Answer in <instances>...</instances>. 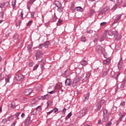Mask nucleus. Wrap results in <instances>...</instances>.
Instances as JSON below:
<instances>
[{"label": "nucleus", "instance_id": "obj_17", "mask_svg": "<svg viewBox=\"0 0 126 126\" xmlns=\"http://www.w3.org/2000/svg\"><path fill=\"white\" fill-rule=\"evenodd\" d=\"M54 4H55L56 6H57V7H61V6H62V4L59 1H55L54 2Z\"/></svg>", "mask_w": 126, "mask_h": 126}, {"label": "nucleus", "instance_id": "obj_27", "mask_svg": "<svg viewBox=\"0 0 126 126\" xmlns=\"http://www.w3.org/2000/svg\"><path fill=\"white\" fill-rule=\"evenodd\" d=\"M22 21L19 20L18 22L16 23V27H18V26H20V24H21Z\"/></svg>", "mask_w": 126, "mask_h": 126}, {"label": "nucleus", "instance_id": "obj_55", "mask_svg": "<svg viewBox=\"0 0 126 126\" xmlns=\"http://www.w3.org/2000/svg\"><path fill=\"white\" fill-rule=\"evenodd\" d=\"M90 13L91 14H94V13H95V11H94V10H91Z\"/></svg>", "mask_w": 126, "mask_h": 126}, {"label": "nucleus", "instance_id": "obj_19", "mask_svg": "<svg viewBox=\"0 0 126 126\" xmlns=\"http://www.w3.org/2000/svg\"><path fill=\"white\" fill-rule=\"evenodd\" d=\"M76 10L77 11H79L80 12H82L83 11V8L81 7H76Z\"/></svg>", "mask_w": 126, "mask_h": 126}, {"label": "nucleus", "instance_id": "obj_7", "mask_svg": "<svg viewBox=\"0 0 126 126\" xmlns=\"http://www.w3.org/2000/svg\"><path fill=\"white\" fill-rule=\"evenodd\" d=\"M32 122V121H31V117L28 116L25 121V124L28 126V125H30Z\"/></svg>", "mask_w": 126, "mask_h": 126}, {"label": "nucleus", "instance_id": "obj_21", "mask_svg": "<svg viewBox=\"0 0 126 126\" xmlns=\"http://www.w3.org/2000/svg\"><path fill=\"white\" fill-rule=\"evenodd\" d=\"M43 44L44 47H45V48H48V46H49V45H50V42L46 41Z\"/></svg>", "mask_w": 126, "mask_h": 126}, {"label": "nucleus", "instance_id": "obj_10", "mask_svg": "<svg viewBox=\"0 0 126 126\" xmlns=\"http://www.w3.org/2000/svg\"><path fill=\"white\" fill-rule=\"evenodd\" d=\"M32 93V89H28L25 90L24 94L25 95H30Z\"/></svg>", "mask_w": 126, "mask_h": 126}, {"label": "nucleus", "instance_id": "obj_39", "mask_svg": "<svg viewBox=\"0 0 126 126\" xmlns=\"http://www.w3.org/2000/svg\"><path fill=\"white\" fill-rule=\"evenodd\" d=\"M35 15V12H32L31 13V18H34V15Z\"/></svg>", "mask_w": 126, "mask_h": 126}, {"label": "nucleus", "instance_id": "obj_34", "mask_svg": "<svg viewBox=\"0 0 126 126\" xmlns=\"http://www.w3.org/2000/svg\"><path fill=\"white\" fill-rule=\"evenodd\" d=\"M36 90H37V91H41V90H42V86H39L37 87Z\"/></svg>", "mask_w": 126, "mask_h": 126}, {"label": "nucleus", "instance_id": "obj_2", "mask_svg": "<svg viewBox=\"0 0 126 126\" xmlns=\"http://www.w3.org/2000/svg\"><path fill=\"white\" fill-rule=\"evenodd\" d=\"M95 50L97 53H101V54H103L104 52H105V49L100 45L96 46Z\"/></svg>", "mask_w": 126, "mask_h": 126}, {"label": "nucleus", "instance_id": "obj_44", "mask_svg": "<svg viewBox=\"0 0 126 126\" xmlns=\"http://www.w3.org/2000/svg\"><path fill=\"white\" fill-rule=\"evenodd\" d=\"M33 63H33V62H30V63H29V66H30V67L33 66V65H34Z\"/></svg>", "mask_w": 126, "mask_h": 126}, {"label": "nucleus", "instance_id": "obj_23", "mask_svg": "<svg viewBox=\"0 0 126 126\" xmlns=\"http://www.w3.org/2000/svg\"><path fill=\"white\" fill-rule=\"evenodd\" d=\"M15 5H16V0H14L12 2V6H13V7H15Z\"/></svg>", "mask_w": 126, "mask_h": 126}, {"label": "nucleus", "instance_id": "obj_30", "mask_svg": "<svg viewBox=\"0 0 126 126\" xmlns=\"http://www.w3.org/2000/svg\"><path fill=\"white\" fill-rule=\"evenodd\" d=\"M32 22H33L32 21H30L27 24V26H30L32 25Z\"/></svg>", "mask_w": 126, "mask_h": 126}, {"label": "nucleus", "instance_id": "obj_25", "mask_svg": "<svg viewBox=\"0 0 126 126\" xmlns=\"http://www.w3.org/2000/svg\"><path fill=\"white\" fill-rule=\"evenodd\" d=\"M39 67V64H36L35 65L33 66V70H37V68Z\"/></svg>", "mask_w": 126, "mask_h": 126}, {"label": "nucleus", "instance_id": "obj_61", "mask_svg": "<svg viewBox=\"0 0 126 126\" xmlns=\"http://www.w3.org/2000/svg\"><path fill=\"white\" fill-rule=\"evenodd\" d=\"M104 39H105V37H101L100 38V41L102 42L103 41V40H104Z\"/></svg>", "mask_w": 126, "mask_h": 126}, {"label": "nucleus", "instance_id": "obj_48", "mask_svg": "<svg viewBox=\"0 0 126 126\" xmlns=\"http://www.w3.org/2000/svg\"><path fill=\"white\" fill-rule=\"evenodd\" d=\"M74 80H76L77 82H79V81H80V79L79 77H76Z\"/></svg>", "mask_w": 126, "mask_h": 126}, {"label": "nucleus", "instance_id": "obj_38", "mask_svg": "<svg viewBox=\"0 0 126 126\" xmlns=\"http://www.w3.org/2000/svg\"><path fill=\"white\" fill-rule=\"evenodd\" d=\"M41 108H42V107L41 106V105H39L36 108V110L40 111V109H41Z\"/></svg>", "mask_w": 126, "mask_h": 126}, {"label": "nucleus", "instance_id": "obj_6", "mask_svg": "<svg viewBox=\"0 0 126 126\" xmlns=\"http://www.w3.org/2000/svg\"><path fill=\"white\" fill-rule=\"evenodd\" d=\"M24 78V76H23V75H22V74H19L16 76V80H17V81H21L23 80Z\"/></svg>", "mask_w": 126, "mask_h": 126}, {"label": "nucleus", "instance_id": "obj_52", "mask_svg": "<svg viewBox=\"0 0 126 126\" xmlns=\"http://www.w3.org/2000/svg\"><path fill=\"white\" fill-rule=\"evenodd\" d=\"M13 119H14V117H13V116H10L9 121H11V120H13Z\"/></svg>", "mask_w": 126, "mask_h": 126}, {"label": "nucleus", "instance_id": "obj_33", "mask_svg": "<svg viewBox=\"0 0 126 126\" xmlns=\"http://www.w3.org/2000/svg\"><path fill=\"white\" fill-rule=\"evenodd\" d=\"M77 83H78V82H77V81L74 80L73 82V86H75L76 85V84H77Z\"/></svg>", "mask_w": 126, "mask_h": 126}, {"label": "nucleus", "instance_id": "obj_57", "mask_svg": "<svg viewBox=\"0 0 126 126\" xmlns=\"http://www.w3.org/2000/svg\"><path fill=\"white\" fill-rule=\"evenodd\" d=\"M90 75H91L90 73L87 74L86 75L87 78H89V77H90Z\"/></svg>", "mask_w": 126, "mask_h": 126}, {"label": "nucleus", "instance_id": "obj_29", "mask_svg": "<svg viewBox=\"0 0 126 126\" xmlns=\"http://www.w3.org/2000/svg\"><path fill=\"white\" fill-rule=\"evenodd\" d=\"M120 106L121 107H125V106H126V102L125 101L121 102Z\"/></svg>", "mask_w": 126, "mask_h": 126}, {"label": "nucleus", "instance_id": "obj_9", "mask_svg": "<svg viewBox=\"0 0 126 126\" xmlns=\"http://www.w3.org/2000/svg\"><path fill=\"white\" fill-rule=\"evenodd\" d=\"M90 96V93H87L86 94H85L84 96V102H87V100L89 99V97Z\"/></svg>", "mask_w": 126, "mask_h": 126}, {"label": "nucleus", "instance_id": "obj_5", "mask_svg": "<svg viewBox=\"0 0 126 126\" xmlns=\"http://www.w3.org/2000/svg\"><path fill=\"white\" fill-rule=\"evenodd\" d=\"M118 34H119V32H118L117 31H110L108 32V35L109 36H117V35H118Z\"/></svg>", "mask_w": 126, "mask_h": 126}, {"label": "nucleus", "instance_id": "obj_11", "mask_svg": "<svg viewBox=\"0 0 126 126\" xmlns=\"http://www.w3.org/2000/svg\"><path fill=\"white\" fill-rule=\"evenodd\" d=\"M123 63H124L123 58H121V59L120 60V61L118 63V67L119 69H120V68H122V66L123 65Z\"/></svg>", "mask_w": 126, "mask_h": 126}, {"label": "nucleus", "instance_id": "obj_20", "mask_svg": "<svg viewBox=\"0 0 126 126\" xmlns=\"http://www.w3.org/2000/svg\"><path fill=\"white\" fill-rule=\"evenodd\" d=\"M58 11L59 12H63V7L61 5L60 7H58Z\"/></svg>", "mask_w": 126, "mask_h": 126}, {"label": "nucleus", "instance_id": "obj_40", "mask_svg": "<svg viewBox=\"0 0 126 126\" xmlns=\"http://www.w3.org/2000/svg\"><path fill=\"white\" fill-rule=\"evenodd\" d=\"M20 115V112H17L15 114V116L17 117V119L18 120L19 118H18V116Z\"/></svg>", "mask_w": 126, "mask_h": 126}, {"label": "nucleus", "instance_id": "obj_64", "mask_svg": "<svg viewBox=\"0 0 126 126\" xmlns=\"http://www.w3.org/2000/svg\"><path fill=\"white\" fill-rule=\"evenodd\" d=\"M98 125H102V121H101L100 120L98 121Z\"/></svg>", "mask_w": 126, "mask_h": 126}, {"label": "nucleus", "instance_id": "obj_37", "mask_svg": "<svg viewBox=\"0 0 126 126\" xmlns=\"http://www.w3.org/2000/svg\"><path fill=\"white\" fill-rule=\"evenodd\" d=\"M81 41L82 42H85V41H86V38H85V37L83 36L81 37Z\"/></svg>", "mask_w": 126, "mask_h": 126}, {"label": "nucleus", "instance_id": "obj_53", "mask_svg": "<svg viewBox=\"0 0 126 126\" xmlns=\"http://www.w3.org/2000/svg\"><path fill=\"white\" fill-rule=\"evenodd\" d=\"M52 113H53L52 110H51V111H49V112H47V116H49V115H51V114H52Z\"/></svg>", "mask_w": 126, "mask_h": 126}, {"label": "nucleus", "instance_id": "obj_14", "mask_svg": "<svg viewBox=\"0 0 126 126\" xmlns=\"http://www.w3.org/2000/svg\"><path fill=\"white\" fill-rule=\"evenodd\" d=\"M80 63L81 64V65L86 66V65L88 64V62L86 60H82V61L80 62Z\"/></svg>", "mask_w": 126, "mask_h": 126}, {"label": "nucleus", "instance_id": "obj_26", "mask_svg": "<svg viewBox=\"0 0 126 126\" xmlns=\"http://www.w3.org/2000/svg\"><path fill=\"white\" fill-rule=\"evenodd\" d=\"M123 3V0H118L117 5H120Z\"/></svg>", "mask_w": 126, "mask_h": 126}, {"label": "nucleus", "instance_id": "obj_51", "mask_svg": "<svg viewBox=\"0 0 126 126\" xmlns=\"http://www.w3.org/2000/svg\"><path fill=\"white\" fill-rule=\"evenodd\" d=\"M56 92V91H52L50 92H48L49 94H54Z\"/></svg>", "mask_w": 126, "mask_h": 126}, {"label": "nucleus", "instance_id": "obj_49", "mask_svg": "<svg viewBox=\"0 0 126 126\" xmlns=\"http://www.w3.org/2000/svg\"><path fill=\"white\" fill-rule=\"evenodd\" d=\"M71 112H70L66 116V118H68V119H69L70 117H71Z\"/></svg>", "mask_w": 126, "mask_h": 126}, {"label": "nucleus", "instance_id": "obj_46", "mask_svg": "<svg viewBox=\"0 0 126 126\" xmlns=\"http://www.w3.org/2000/svg\"><path fill=\"white\" fill-rule=\"evenodd\" d=\"M106 24H107V23L105 22L100 23L101 26H105V25H106Z\"/></svg>", "mask_w": 126, "mask_h": 126}, {"label": "nucleus", "instance_id": "obj_15", "mask_svg": "<svg viewBox=\"0 0 126 126\" xmlns=\"http://www.w3.org/2000/svg\"><path fill=\"white\" fill-rule=\"evenodd\" d=\"M49 94H46L44 96H39V98L41 100H48L49 99Z\"/></svg>", "mask_w": 126, "mask_h": 126}, {"label": "nucleus", "instance_id": "obj_31", "mask_svg": "<svg viewBox=\"0 0 126 126\" xmlns=\"http://www.w3.org/2000/svg\"><path fill=\"white\" fill-rule=\"evenodd\" d=\"M52 113L53 112L57 113V112H58V111H59V109H58L57 108H55L52 109Z\"/></svg>", "mask_w": 126, "mask_h": 126}, {"label": "nucleus", "instance_id": "obj_1", "mask_svg": "<svg viewBox=\"0 0 126 126\" xmlns=\"http://www.w3.org/2000/svg\"><path fill=\"white\" fill-rule=\"evenodd\" d=\"M104 103H105V100L101 99L96 104V109L97 111L101 110V108H102V105H104Z\"/></svg>", "mask_w": 126, "mask_h": 126}, {"label": "nucleus", "instance_id": "obj_35", "mask_svg": "<svg viewBox=\"0 0 126 126\" xmlns=\"http://www.w3.org/2000/svg\"><path fill=\"white\" fill-rule=\"evenodd\" d=\"M4 15V12H3V11H1L0 12V17H3Z\"/></svg>", "mask_w": 126, "mask_h": 126}, {"label": "nucleus", "instance_id": "obj_3", "mask_svg": "<svg viewBox=\"0 0 126 126\" xmlns=\"http://www.w3.org/2000/svg\"><path fill=\"white\" fill-rule=\"evenodd\" d=\"M86 113H87V107H85L80 110V117H84L86 115Z\"/></svg>", "mask_w": 126, "mask_h": 126}, {"label": "nucleus", "instance_id": "obj_28", "mask_svg": "<svg viewBox=\"0 0 126 126\" xmlns=\"http://www.w3.org/2000/svg\"><path fill=\"white\" fill-rule=\"evenodd\" d=\"M10 79V78H9V77H7V78H6L5 79L6 83H9V79Z\"/></svg>", "mask_w": 126, "mask_h": 126}, {"label": "nucleus", "instance_id": "obj_56", "mask_svg": "<svg viewBox=\"0 0 126 126\" xmlns=\"http://www.w3.org/2000/svg\"><path fill=\"white\" fill-rule=\"evenodd\" d=\"M34 1H36V0H30V3H33Z\"/></svg>", "mask_w": 126, "mask_h": 126}, {"label": "nucleus", "instance_id": "obj_24", "mask_svg": "<svg viewBox=\"0 0 126 126\" xmlns=\"http://www.w3.org/2000/svg\"><path fill=\"white\" fill-rule=\"evenodd\" d=\"M11 108H12V109H15V108H16L15 102H12Z\"/></svg>", "mask_w": 126, "mask_h": 126}, {"label": "nucleus", "instance_id": "obj_42", "mask_svg": "<svg viewBox=\"0 0 126 126\" xmlns=\"http://www.w3.org/2000/svg\"><path fill=\"white\" fill-rule=\"evenodd\" d=\"M47 104V107L48 108L49 107V105H50V104H52V101H51V100H48Z\"/></svg>", "mask_w": 126, "mask_h": 126}, {"label": "nucleus", "instance_id": "obj_8", "mask_svg": "<svg viewBox=\"0 0 126 126\" xmlns=\"http://www.w3.org/2000/svg\"><path fill=\"white\" fill-rule=\"evenodd\" d=\"M121 17H122V15L121 14L116 15L114 21L113 23V24H116V23H117L119 21V20L121 19Z\"/></svg>", "mask_w": 126, "mask_h": 126}, {"label": "nucleus", "instance_id": "obj_18", "mask_svg": "<svg viewBox=\"0 0 126 126\" xmlns=\"http://www.w3.org/2000/svg\"><path fill=\"white\" fill-rule=\"evenodd\" d=\"M111 63V59H107L103 61V63L104 64H110Z\"/></svg>", "mask_w": 126, "mask_h": 126}, {"label": "nucleus", "instance_id": "obj_4", "mask_svg": "<svg viewBox=\"0 0 126 126\" xmlns=\"http://www.w3.org/2000/svg\"><path fill=\"white\" fill-rule=\"evenodd\" d=\"M35 58L36 61H38L39 59L43 58V53L41 52H37L35 54Z\"/></svg>", "mask_w": 126, "mask_h": 126}, {"label": "nucleus", "instance_id": "obj_32", "mask_svg": "<svg viewBox=\"0 0 126 126\" xmlns=\"http://www.w3.org/2000/svg\"><path fill=\"white\" fill-rule=\"evenodd\" d=\"M8 5H9V2H6L5 3H4V7H7Z\"/></svg>", "mask_w": 126, "mask_h": 126}, {"label": "nucleus", "instance_id": "obj_58", "mask_svg": "<svg viewBox=\"0 0 126 126\" xmlns=\"http://www.w3.org/2000/svg\"><path fill=\"white\" fill-rule=\"evenodd\" d=\"M15 125H16V122H14L11 125V126H15Z\"/></svg>", "mask_w": 126, "mask_h": 126}, {"label": "nucleus", "instance_id": "obj_47", "mask_svg": "<svg viewBox=\"0 0 126 126\" xmlns=\"http://www.w3.org/2000/svg\"><path fill=\"white\" fill-rule=\"evenodd\" d=\"M43 47H44V44H41L39 45L38 48L39 49H42Z\"/></svg>", "mask_w": 126, "mask_h": 126}, {"label": "nucleus", "instance_id": "obj_41", "mask_svg": "<svg viewBox=\"0 0 126 126\" xmlns=\"http://www.w3.org/2000/svg\"><path fill=\"white\" fill-rule=\"evenodd\" d=\"M0 8H2L4 7V3H0Z\"/></svg>", "mask_w": 126, "mask_h": 126}, {"label": "nucleus", "instance_id": "obj_50", "mask_svg": "<svg viewBox=\"0 0 126 126\" xmlns=\"http://www.w3.org/2000/svg\"><path fill=\"white\" fill-rule=\"evenodd\" d=\"M112 125V122H109L107 124H106L105 126H110Z\"/></svg>", "mask_w": 126, "mask_h": 126}, {"label": "nucleus", "instance_id": "obj_16", "mask_svg": "<svg viewBox=\"0 0 126 126\" xmlns=\"http://www.w3.org/2000/svg\"><path fill=\"white\" fill-rule=\"evenodd\" d=\"M103 118H102V122H103V123H105V122H107V121H108V116H107V115L106 114H103Z\"/></svg>", "mask_w": 126, "mask_h": 126}, {"label": "nucleus", "instance_id": "obj_45", "mask_svg": "<svg viewBox=\"0 0 126 126\" xmlns=\"http://www.w3.org/2000/svg\"><path fill=\"white\" fill-rule=\"evenodd\" d=\"M6 122H7V120H6V119H4L2 120L1 123H2V124H5Z\"/></svg>", "mask_w": 126, "mask_h": 126}, {"label": "nucleus", "instance_id": "obj_63", "mask_svg": "<svg viewBox=\"0 0 126 126\" xmlns=\"http://www.w3.org/2000/svg\"><path fill=\"white\" fill-rule=\"evenodd\" d=\"M121 74V73L119 72L118 74H117L116 76V79H118V77H119V76Z\"/></svg>", "mask_w": 126, "mask_h": 126}, {"label": "nucleus", "instance_id": "obj_54", "mask_svg": "<svg viewBox=\"0 0 126 126\" xmlns=\"http://www.w3.org/2000/svg\"><path fill=\"white\" fill-rule=\"evenodd\" d=\"M21 118H22V119H24V118H25V114L22 113L21 114Z\"/></svg>", "mask_w": 126, "mask_h": 126}, {"label": "nucleus", "instance_id": "obj_59", "mask_svg": "<svg viewBox=\"0 0 126 126\" xmlns=\"http://www.w3.org/2000/svg\"><path fill=\"white\" fill-rule=\"evenodd\" d=\"M126 113H125L124 114H123V115H122L121 116V118H125V117H126Z\"/></svg>", "mask_w": 126, "mask_h": 126}, {"label": "nucleus", "instance_id": "obj_22", "mask_svg": "<svg viewBox=\"0 0 126 126\" xmlns=\"http://www.w3.org/2000/svg\"><path fill=\"white\" fill-rule=\"evenodd\" d=\"M13 38L14 40H18L19 38V35L18 34H16L13 35Z\"/></svg>", "mask_w": 126, "mask_h": 126}, {"label": "nucleus", "instance_id": "obj_62", "mask_svg": "<svg viewBox=\"0 0 126 126\" xmlns=\"http://www.w3.org/2000/svg\"><path fill=\"white\" fill-rule=\"evenodd\" d=\"M23 101H25V102H26V101H27V98L26 97H24L23 98Z\"/></svg>", "mask_w": 126, "mask_h": 126}, {"label": "nucleus", "instance_id": "obj_12", "mask_svg": "<svg viewBox=\"0 0 126 126\" xmlns=\"http://www.w3.org/2000/svg\"><path fill=\"white\" fill-rule=\"evenodd\" d=\"M109 70L110 69H109V67H107L105 69V70L103 71L102 73L103 77H104V76H106L108 74V73L109 72Z\"/></svg>", "mask_w": 126, "mask_h": 126}, {"label": "nucleus", "instance_id": "obj_13", "mask_svg": "<svg viewBox=\"0 0 126 126\" xmlns=\"http://www.w3.org/2000/svg\"><path fill=\"white\" fill-rule=\"evenodd\" d=\"M70 84H71V81L70 79H66L65 81V85L66 86H70Z\"/></svg>", "mask_w": 126, "mask_h": 126}, {"label": "nucleus", "instance_id": "obj_60", "mask_svg": "<svg viewBox=\"0 0 126 126\" xmlns=\"http://www.w3.org/2000/svg\"><path fill=\"white\" fill-rule=\"evenodd\" d=\"M21 15V18H23V12H21V13H20Z\"/></svg>", "mask_w": 126, "mask_h": 126}, {"label": "nucleus", "instance_id": "obj_43", "mask_svg": "<svg viewBox=\"0 0 126 126\" xmlns=\"http://www.w3.org/2000/svg\"><path fill=\"white\" fill-rule=\"evenodd\" d=\"M108 114V110L107 109H105L103 110V115H107Z\"/></svg>", "mask_w": 126, "mask_h": 126}, {"label": "nucleus", "instance_id": "obj_36", "mask_svg": "<svg viewBox=\"0 0 126 126\" xmlns=\"http://www.w3.org/2000/svg\"><path fill=\"white\" fill-rule=\"evenodd\" d=\"M65 112H66V108H64L62 110V113L63 114V115H65Z\"/></svg>", "mask_w": 126, "mask_h": 126}]
</instances>
